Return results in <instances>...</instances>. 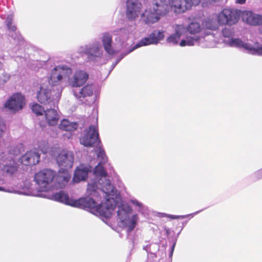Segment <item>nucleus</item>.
<instances>
[{
	"label": "nucleus",
	"mask_w": 262,
	"mask_h": 262,
	"mask_svg": "<svg viewBox=\"0 0 262 262\" xmlns=\"http://www.w3.org/2000/svg\"><path fill=\"white\" fill-rule=\"evenodd\" d=\"M94 197L96 205L100 210L105 212L108 211L110 214L108 216L104 215L94 214L102 217L109 218L111 216L115 209H117V215L121 225L127 228L128 232H131L135 228L139 219L137 214H132L133 209L131 206L126 204H119L120 198L116 189L113 194L106 193L97 194L96 195H90Z\"/></svg>",
	"instance_id": "f257e3e1"
},
{
	"label": "nucleus",
	"mask_w": 262,
	"mask_h": 262,
	"mask_svg": "<svg viewBox=\"0 0 262 262\" xmlns=\"http://www.w3.org/2000/svg\"><path fill=\"white\" fill-rule=\"evenodd\" d=\"M96 152L100 161L94 169L93 179L88 184L87 193L89 195H96V193L99 194L105 192L113 194L116 188L112 184L104 167V164L107 161L105 152L101 147L97 148Z\"/></svg>",
	"instance_id": "f03ea898"
},
{
	"label": "nucleus",
	"mask_w": 262,
	"mask_h": 262,
	"mask_svg": "<svg viewBox=\"0 0 262 262\" xmlns=\"http://www.w3.org/2000/svg\"><path fill=\"white\" fill-rule=\"evenodd\" d=\"M70 178V173L66 170H59L56 174L55 171L46 168L36 173L34 180L38 185V190L46 192L64 187Z\"/></svg>",
	"instance_id": "7ed1b4c3"
},
{
	"label": "nucleus",
	"mask_w": 262,
	"mask_h": 262,
	"mask_svg": "<svg viewBox=\"0 0 262 262\" xmlns=\"http://www.w3.org/2000/svg\"><path fill=\"white\" fill-rule=\"evenodd\" d=\"M88 196L80 198L78 200L70 199L67 193L63 191L52 194L49 198L51 200L59 202L74 207L82 208L92 213L104 215L108 216L110 213L108 211L103 212L100 210L99 208L96 205V201L94 197L89 195Z\"/></svg>",
	"instance_id": "20e7f679"
},
{
	"label": "nucleus",
	"mask_w": 262,
	"mask_h": 262,
	"mask_svg": "<svg viewBox=\"0 0 262 262\" xmlns=\"http://www.w3.org/2000/svg\"><path fill=\"white\" fill-rule=\"evenodd\" d=\"M186 36L180 42L181 47L199 45L204 48L211 47L212 43H204L205 36L199 23L192 22L186 28Z\"/></svg>",
	"instance_id": "39448f33"
},
{
	"label": "nucleus",
	"mask_w": 262,
	"mask_h": 262,
	"mask_svg": "<svg viewBox=\"0 0 262 262\" xmlns=\"http://www.w3.org/2000/svg\"><path fill=\"white\" fill-rule=\"evenodd\" d=\"M61 92L60 87L55 90L54 87L49 84L42 83L37 92V98L41 104L55 107L60 98Z\"/></svg>",
	"instance_id": "423d86ee"
},
{
	"label": "nucleus",
	"mask_w": 262,
	"mask_h": 262,
	"mask_svg": "<svg viewBox=\"0 0 262 262\" xmlns=\"http://www.w3.org/2000/svg\"><path fill=\"white\" fill-rule=\"evenodd\" d=\"M169 5L166 0H154L152 7L146 10L143 14V20L146 24L158 21L160 17L167 13Z\"/></svg>",
	"instance_id": "0eeeda50"
},
{
	"label": "nucleus",
	"mask_w": 262,
	"mask_h": 262,
	"mask_svg": "<svg viewBox=\"0 0 262 262\" xmlns=\"http://www.w3.org/2000/svg\"><path fill=\"white\" fill-rule=\"evenodd\" d=\"M72 73V69L68 64L61 63L55 66L49 74L48 84L52 87L61 85Z\"/></svg>",
	"instance_id": "6e6552de"
},
{
	"label": "nucleus",
	"mask_w": 262,
	"mask_h": 262,
	"mask_svg": "<svg viewBox=\"0 0 262 262\" xmlns=\"http://www.w3.org/2000/svg\"><path fill=\"white\" fill-rule=\"evenodd\" d=\"M79 54H84L88 61L99 63L103 57L102 45L99 41H94L87 45L79 47L77 50Z\"/></svg>",
	"instance_id": "1a4fd4ad"
},
{
	"label": "nucleus",
	"mask_w": 262,
	"mask_h": 262,
	"mask_svg": "<svg viewBox=\"0 0 262 262\" xmlns=\"http://www.w3.org/2000/svg\"><path fill=\"white\" fill-rule=\"evenodd\" d=\"M0 169L4 174L12 176L18 170V165L12 157L6 158L4 153L0 154ZM6 183L5 180L0 177V191L7 192H14L9 188H5L3 185Z\"/></svg>",
	"instance_id": "9d476101"
},
{
	"label": "nucleus",
	"mask_w": 262,
	"mask_h": 262,
	"mask_svg": "<svg viewBox=\"0 0 262 262\" xmlns=\"http://www.w3.org/2000/svg\"><path fill=\"white\" fill-rule=\"evenodd\" d=\"M228 46L237 48L247 53L253 55H262V46L258 42H251L240 38H233L228 42Z\"/></svg>",
	"instance_id": "9b49d317"
},
{
	"label": "nucleus",
	"mask_w": 262,
	"mask_h": 262,
	"mask_svg": "<svg viewBox=\"0 0 262 262\" xmlns=\"http://www.w3.org/2000/svg\"><path fill=\"white\" fill-rule=\"evenodd\" d=\"M164 33L163 31L155 30L150 33L147 36L141 39L136 45L126 53H122L116 60L117 63L123 58L126 55L138 48L148 46L150 45H157L159 42L164 38Z\"/></svg>",
	"instance_id": "f8f14e48"
},
{
	"label": "nucleus",
	"mask_w": 262,
	"mask_h": 262,
	"mask_svg": "<svg viewBox=\"0 0 262 262\" xmlns=\"http://www.w3.org/2000/svg\"><path fill=\"white\" fill-rule=\"evenodd\" d=\"M242 11L237 9H224L217 15V20L221 25H232L236 24Z\"/></svg>",
	"instance_id": "ddd939ff"
},
{
	"label": "nucleus",
	"mask_w": 262,
	"mask_h": 262,
	"mask_svg": "<svg viewBox=\"0 0 262 262\" xmlns=\"http://www.w3.org/2000/svg\"><path fill=\"white\" fill-rule=\"evenodd\" d=\"M80 143L86 147H92L99 143L97 124L90 126L85 129L83 135L80 139Z\"/></svg>",
	"instance_id": "4468645a"
},
{
	"label": "nucleus",
	"mask_w": 262,
	"mask_h": 262,
	"mask_svg": "<svg viewBox=\"0 0 262 262\" xmlns=\"http://www.w3.org/2000/svg\"><path fill=\"white\" fill-rule=\"evenodd\" d=\"M74 160V154L72 151L63 150L58 155L56 158L57 163L60 167L59 170L67 171L71 169L73 165Z\"/></svg>",
	"instance_id": "2eb2a0df"
},
{
	"label": "nucleus",
	"mask_w": 262,
	"mask_h": 262,
	"mask_svg": "<svg viewBox=\"0 0 262 262\" xmlns=\"http://www.w3.org/2000/svg\"><path fill=\"white\" fill-rule=\"evenodd\" d=\"M25 104V98L20 93L12 95L5 103V107L12 113H15L23 109Z\"/></svg>",
	"instance_id": "dca6fc26"
},
{
	"label": "nucleus",
	"mask_w": 262,
	"mask_h": 262,
	"mask_svg": "<svg viewBox=\"0 0 262 262\" xmlns=\"http://www.w3.org/2000/svg\"><path fill=\"white\" fill-rule=\"evenodd\" d=\"M216 17H209L202 21V27L205 36V41L207 40V37L211 36L212 38H216V34L214 32H216L219 29V24Z\"/></svg>",
	"instance_id": "f3484780"
},
{
	"label": "nucleus",
	"mask_w": 262,
	"mask_h": 262,
	"mask_svg": "<svg viewBox=\"0 0 262 262\" xmlns=\"http://www.w3.org/2000/svg\"><path fill=\"white\" fill-rule=\"evenodd\" d=\"M171 8L176 13H183L191 8L192 6L198 5L200 0H169Z\"/></svg>",
	"instance_id": "a211bd4d"
},
{
	"label": "nucleus",
	"mask_w": 262,
	"mask_h": 262,
	"mask_svg": "<svg viewBox=\"0 0 262 262\" xmlns=\"http://www.w3.org/2000/svg\"><path fill=\"white\" fill-rule=\"evenodd\" d=\"M142 4L139 0L126 1V16L129 20H135L141 14Z\"/></svg>",
	"instance_id": "6ab92c4d"
},
{
	"label": "nucleus",
	"mask_w": 262,
	"mask_h": 262,
	"mask_svg": "<svg viewBox=\"0 0 262 262\" xmlns=\"http://www.w3.org/2000/svg\"><path fill=\"white\" fill-rule=\"evenodd\" d=\"M68 78V84L73 88H78L82 86L89 78L88 74L84 71L79 70Z\"/></svg>",
	"instance_id": "aec40b11"
},
{
	"label": "nucleus",
	"mask_w": 262,
	"mask_h": 262,
	"mask_svg": "<svg viewBox=\"0 0 262 262\" xmlns=\"http://www.w3.org/2000/svg\"><path fill=\"white\" fill-rule=\"evenodd\" d=\"M242 18L251 26H257L262 24V14L255 13L251 10L242 11Z\"/></svg>",
	"instance_id": "412c9836"
},
{
	"label": "nucleus",
	"mask_w": 262,
	"mask_h": 262,
	"mask_svg": "<svg viewBox=\"0 0 262 262\" xmlns=\"http://www.w3.org/2000/svg\"><path fill=\"white\" fill-rule=\"evenodd\" d=\"M13 15H9L6 18V23L9 31L11 32L10 37L13 39L14 43L18 46L24 45V40L18 32L16 31L17 28L15 25H12Z\"/></svg>",
	"instance_id": "4be33fe9"
},
{
	"label": "nucleus",
	"mask_w": 262,
	"mask_h": 262,
	"mask_svg": "<svg viewBox=\"0 0 262 262\" xmlns=\"http://www.w3.org/2000/svg\"><path fill=\"white\" fill-rule=\"evenodd\" d=\"M113 34L116 36L115 41L119 43L120 48H126L129 45L127 41L130 37V32L128 29L122 28L115 30Z\"/></svg>",
	"instance_id": "5701e85b"
},
{
	"label": "nucleus",
	"mask_w": 262,
	"mask_h": 262,
	"mask_svg": "<svg viewBox=\"0 0 262 262\" xmlns=\"http://www.w3.org/2000/svg\"><path fill=\"white\" fill-rule=\"evenodd\" d=\"M40 154L35 150H31L23 155L20 159L21 163L26 166L34 165L38 163Z\"/></svg>",
	"instance_id": "b1692460"
},
{
	"label": "nucleus",
	"mask_w": 262,
	"mask_h": 262,
	"mask_svg": "<svg viewBox=\"0 0 262 262\" xmlns=\"http://www.w3.org/2000/svg\"><path fill=\"white\" fill-rule=\"evenodd\" d=\"M100 40L104 50L108 54L113 55L118 52V50L113 46L112 35L110 32L102 33Z\"/></svg>",
	"instance_id": "393cba45"
},
{
	"label": "nucleus",
	"mask_w": 262,
	"mask_h": 262,
	"mask_svg": "<svg viewBox=\"0 0 262 262\" xmlns=\"http://www.w3.org/2000/svg\"><path fill=\"white\" fill-rule=\"evenodd\" d=\"M174 33L171 34L166 39L169 43L176 45L181 37L186 33V27L182 25H176L174 27Z\"/></svg>",
	"instance_id": "a878e982"
},
{
	"label": "nucleus",
	"mask_w": 262,
	"mask_h": 262,
	"mask_svg": "<svg viewBox=\"0 0 262 262\" xmlns=\"http://www.w3.org/2000/svg\"><path fill=\"white\" fill-rule=\"evenodd\" d=\"M90 170L91 167L90 166L80 165L77 167L75 171L73 181L75 183H78L81 181L85 180Z\"/></svg>",
	"instance_id": "bb28decb"
},
{
	"label": "nucleus",
	"mask_w": 262,
	"mask_h": 262,
	"mask_svg": "<svg viewBox=\"0 0 262 262\" xmlns=\"http://www.w3.org/2000/svg\"><path fill=\"white\" fill-rule=\"evenodd\" d=\"M94 90V86L92 84H87L79 90H74V95L76 98L82 101V99L92 96L93 94Z\"/></svg>",
	"instance_id": "cd10ccee"
},
{
	"label": "nucleus",
	"mask_w": 262,
	"mask_h": 262,
	"mask_svg": "<svg viewBox=\"0 0 262 262\" xmlns=\"http://www.w3.org/2000/svg\"><path fill=\"white\" fill-rule=\"evenodd\" d=\"M45 117L48 124L54 126L57 124L59 117L57 111L54 108L47 109L45 112Z\"/></svg>",
	"instance_id": "c85d7f7f"
},
{
	"label": "nucleus",
	"mask_w": 262,
	"mask_h": 262,
	"mask_svg": "<svg viewBox=\"0 0 262 262\" xmlns=\"http://www.w3.org/2000/svg\"><path fill=\"white\" fill-rule=\"evenodd\" d=\"M129 202L132 203L137 211L140 213L146 215L148 214L149 210L147 207L136 199L132 198L130 199Z\"/></svg>",
	"instance_id": "c756f323"
},
{
	"label": "nucleus",
	"mask_w": 262,
	"mask_h": 262,
	"mask_svg": "<svg viewBox=\"0 0 262 262\" xmlns=\"http://www.w3.org/2000/svg\"><path fill=\"white\" fill-rule=\"evenodd\" d=\"M78 127V124L76 122H71L68 119H63L61 121L59 128L60 129L66 131L72 132L76 130Z\"/></svg>",
	"instance_id": "7c9ffc66"
},
{
	"label": "nucleus",
	"mask_w": 262,
	"mask_h": 262,
	"mask_svg": "<svg viewBox=\"0 0 262 262\" xmlns=\"http://www.w3.org/2000/svg\"><path fill=\"white\" fill-rule=\"evenodd\" d=\"M35 146L43 154L47 152L48 142L46 138L38 137L35 143Z\"/></svg>",
	"instance_id": "2f4dec72"
},
{
	"label": "nucleus",
	"mask_w": 262,
	"mask_h": 262,
	"mask_svg": "<svg viewBox=\"0 0 262 262\" xmlns=\"http://www.w3.org/2000/svg\"><path fill=\"white\" fill-rule=\"evenodd\" d=\"M223 35V42L228 46V42L230 40L233 39L234 32L233 30L229 28H224L222 31Z\"/></svg>",
	"instance_id": "473e14b6"
},
{
	"label": "nucleus",
	"mask_w": 262,
	"mask_h": 262,
	"mask_svg": "<svg viewBox=\"0 0 262 262\" xmlns=\"http://www.w3.org/2000/svg\"><path fill=\"white\" fill-rule=\"evenodd\" d=\"M201 211V210H200V211H196V212L191 213V214H188L183 215H175L167 214L166 213H162V215L161 216L168 217L172 220L183 219H185V218H187V217L190 219L193 217L194 216V215L198 214Z\"/></svg>",
	"instance_id": "72a5a7b5"
},
{
	"label": "nucleus",
	"mask_w": 262,
	"mask_h": 262,
	"mask_svg": "<svg viewBox=\"0 0 262 262\" xmlns=\"http://www.w3.org/2000/svg\"><path fill=\"white\" fill-rule=\"evenodd\" d=\"M23 148V145L19 144L15 146H11L9 149V152L11 155H17L21 152Z\"/></svg>",
	"instance_id": "f704fd0d"
},
{
	"label": "nucleus",
	"mask_w": 262,
	"mask_h": 262,
	"mask_svg": "<svg viewBox=\"0 0 262 262\" xmlns=\"http://www.w3.org/2000/svg\"><path fill=\"white\" fill-rule=\"evenodd\" d=\"M32 111L37 115H41L45 111L44 108L37 103H35L31 107Z\"/></svg>",
	"instance_id": "c9c22d12"
},
{
	"label": "nucleus",
	"mask_w": 262,
	"mask_h": 262,
	"mask_svg": "<svg viewBox=\"0 0 262 262\" xmlns=\"http://www.w3.org/2000/svg\"><path fill=\"white\" fill-rule=\"evenodd\" d=\"M252 177L254 180H258L262 179V168L255 171L252 174Z\"/></svg>",
	"instance_id": "e433bc0d"
},
{
	"label": "nucleus",
	"mask_w": 262,
	"mask_h": 262,
	"mask_svg": "<svg viewBox=\"0 0 262 262\" xmlns=\"http://www.w3.org/2000/svg\"><path fill=\"white\" fill-rule=\"evenodd\" d=\"M247 0H235V3L238 4H244L246 3Z\"/></svg>",
	"instance_id": "4c0bfd02"
},
{
	"label": "nucleus",
	"mask_w": 262,
	"mask_h": 262,
	"mask_svg": "<svg viewBox=\"0 0 262 262\" xmlns=\"http://www.w3.org/2000/svg\"><path fill=\"white\" fill-rule=\"evenodd\" d=\"M44 63H45V62H43V64ZM34 64H36V65H37L38 67H42V66L43 63L42 62H38V61H35Z\"/></svg>",
	"instance_id": "58836bf2"
},
{
	"label": "nucleus",
	"mask_w": 262,
	"mask_h": 262,
	"mask_svg": "<svg viewBox=\"0 0 262 262\" xmlns=\"http://www.w3.org/2000/svg\"><path fill=\"white\" fill-rule=\"evenodd\" d=\"M176 242L173 243L172 245V246H171V250H172V253H173V250H174V247H175V246H176Z\"/></svg>",
	"instance_id": "ea45409f"
},
{
	"label": "nucleus",
	"mask_w": 262,
	"mask_h": 262,
	"mask_svg": "<svg viewBox=\"0 0 262 262\" xmlns=\"http://www.w3.org/2000/svg\"><path fill=\"white\" fill-rule=\"evenodd\" d=\"M118 64V63H117L116 62H115V63H113V64L111 66V71L116 67V66Z\"/></svg>",
	"instance_id": "a19ab883"
},
{
	"label": "nucleus",
	"mask_w": 262,
	"mask_h": 262,
	"mask_svg": "<svg viewBox=\"0 0 262 262\" xmlns=\"http://www.w3.org/2000/svg\"><path fill=\"white\" fill-rule=\"evenodd\" d=\"M143 249L144 250H145L146 251H147L148 250V246L144 247Z\"/></svg>",
	"instance_id": "79ce46f5"
},
{
	"label": "nucleus",
	"mask_w": 262,
	"mask_h": 262,
	"mask_svg": "<svg viewBox=\"0 0 262 262\" xmlns=\"http://www.w3.org/2000/svg\"><path fill=\"white\" fill-rule=\"evenodd\" d=\"M51 60H48V61H47V64H50V63H51Z\"/></svg>",
	"instance_id": "37998d69"
},
{
	"label": "nucleus",
	"mask_w": 262,
	"mask_h": 262,
	"mask_svg": "<svg viewBox=\"0 0 262 262\" xmlns=\"http://www.w3.org/2000/svg\"><path fill=\"white\" fill-rule=\"evenodd\" d=\"M173 254V253H172V250H171L170 252V255H172Z\"/></svg>",
	"instance_id": "c03bdc74"
},
{
	"label": "nucleus",
	"mask_w": 262,
	"mask_h": 262,
	"mask_svg": "<svg viewBox=\"0 0 262 262\" xmlns=\"http://www.w3.org/2000/svg\"><path fill=\"white\" fill-rule=\"evenodd\" d=\"M261 2L262 3V0H260Z\"/></svg>",
	"instance_id": "a18cd8bd"
}]
</instances>
